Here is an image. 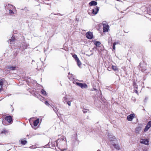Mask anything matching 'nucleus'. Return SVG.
I'll list each match as a JSON object with an SVG mask.
<instances>
[{"label":"nucleus","instance_id":"nucleus-28","mask_svg":"<svg viewBox=\"0 0 151 151\" xmlns=\"http://www.w3.org/2000/svg\"><path fill=\"white\" fill-rule=\"evenodd\" d=\"M45 104L46 105L48 106L49 105V104L48 103L47 101H45Z\"/></svg>","mask_w":151,"mask_h":151},{"label":"nucleus","instance_id":"nucleus-1","mask_svg":"<svg viewBox=\"0 0 151 151\" xmlns=\"http://www.w3.org/2000/svg\"><path fill=\"white\" fill-rule=\"evenodd\" d=\"M99 7H98V6H96L92 10V12L91 14H90L89 13H88V14H91V15H96L97 14L98 11H99Z\"/></svg>","mask_w":151,"mask_h":151},{"label":"nucleus","instance_id":"nucleus-4","mask_svg":"<svg viewBox=\"0 0 151 151\" xmlns=\"http://www.w3.org/2000/svg\"><path fill=\"white\" fill-rule=\"evenodd\" d=\"M86 37L89 39H91L93 37V35L92 32H88L86 34Z\"/></svg>","mask_w":151,"mask_h":151},{"label":"nucleus","instance_id":"nucleus-11","mask_svg":"<svg viewBox=\"0 0 151 151\" xmlns=\"http://www.w3.org/2000/svg\"><path fill=\"white\" fill-rule=\"evenodd\" d=\"M109 139L110 141H116V138L115 137L111 135H109Z\"/></svg>","mask_w":151,"mask_h":151},{"label":"nucleus","instance_id":"nucleus-9","mask_svg":"<svg viewBox=\"0 0 151 151\" xmlns=\"http://www.w3.org/2000/svg\"><path fill=\"white\" fill-rule=\"evenodd\" d=\"M151 127V121H150L147 124V125L146 126L144 131L145 132H146L148 131V130Z\"/></svg>","mask_w":151,"mask_h":151},{"label":"nucleus","instance_id":"nucleus-5","mask_svg":"<svg viewBox=\"0 0 151 151\" xmlns=\"http://www.w3.org/2000/svg\"><path fill=\"white\" fill-rule=\"evenodd\" d=\"M103 32H107L109 29V25L106 23L103 24Z\"/></svg>","mask_w":151,"mask_h":151},{"label":"nucleus","instance_id":"nucleus-19","mask_svg":"<svg viewBox=\"0 0 151 151\" xmlns=\"http://www.w3.org/2000/svg\"><path fill=\"white\" fill-rule=\"evenodd\" d=\"M112 68L114 71H116L118 70V68L116 66L112 65Z\"/></svg>","mask_w":151,"mask_h":151},{"label":"nucleus","instance_id":"nucleus-24","mask_svg":"<svg viewBox=\"0 0 151 151\" xmlns=\"http://www.w3.org/2000/svg\"><path fill=\"white\" fill-rule=\"evenodd\" d=\"M83 113H86L88 111V110L87 109H84L83 110Z\"/></svg>","mask_w":151,"mask_h":151},{"label":"nucleus","instance_id":"nucleus-25","mask_svg":"<svg viewBox=\"0 0 151 151\" xmlns=\"http://www.w3.org/2000/svg\"><path fill=\"white\" fill-rule=\"evenodd\" d=\"M15 67H13L11 66L10 67L9 69L10 70H14L15 69Z\"/></svg>","mask_w":151,"mask_h":151},{"label":"nucleus","instance_id":"nucleus-3","mask_svg":"<svg viewBox=\"0 0 151 151\" xmlns=\"http://www.w3.org/2000/svg\"><path fill=\"white\" fill-rule=\"evenodd\" d=\"M73 57L75 60L77 62V64L78 66L79 67H80L81 65V63L79 58L77 57V55L76 54H74L73 55Z\"/></svg>","mask_w":151,"mask_h":151},{"label":"nucleus","instance_id":"nucleus-14","mask_svg":"<svg viewBox=\"0 0 151 151\" xmlns=\"http://www.w3.org/2000/svg\"><path fill=\"white\" fill-rule=\"evenodd\" d=\"M39 123V119H37L34 122V126H37Z\"/></svg>","mask_w":151,"mask_h":151},{"label":"nucleus","instance_id":"nucleus-17","mask_svg":"<svg viewBox=\"0 0 151 151\" xmlns=\"http://www.w3.org/2000/svg\"><path fill=\"white\" fill-rule=\"evenodd\" d=\"M141 129L140 128L138 127L136 129L135 132L136 133H139V132L140 131Z\"/></svg>","mask_w":151,"mask_h":151},{"label":"nucleus","instance_id":"nucleus-10","mask_svg":"<svg viewBox=\"0 0 151 151\" xmlns=\"http://www.w3.org/2000/svg\"><path fill=\"white\" fill-rule=\"evenodd\" d=\"M140 142L141 143L148 145L149 144V140L147 139H142L140 140Z\"/></svg>","mask_w":151,"mask_h":151},{"label":"nucleus","instance_id":"nucleus-13","mask_svg":"<svg viewBox=\"0 0 151 151\" xmlns=\"http://www.w3.org/2000/svg\"><path fill=\"white\" fill-rule=\"evenodd\" d=\"M97 3L94 1H91L89 4V5L91 6H96L97 5Z\"/></svg>","mask_w":151,"mask_h":151},{"label":"nucleus","instance_id":"nucleus-22","mask_svg":"<svg viewBox=\"0 0 151 151\" xmlns=\"http://www.w3.org/2000/svg\"><path fill=\"white\" fill-rule=\"evenodd\" d=\"M14 10H13L12 9L9 10L10 14L11 15L14 14Z\"/></svg>","mask_w":151,"mask_h":151},{"label":"nucleus","instance_id":"nucleus-30","mask_svg":"<svg viewBox=\"0 0 151 151\" xmlns=\"http://www.w3.org/2000/svg\"><path fill=\"white\" fill-rule=\"evenodd\" d=\"M70 73H69V74H68V77H69V79H70Z\"/></svg>","mask_w":151,"mask_h":151},{"label":"nucleus","instance_id":"nucleus-21","mask_svg":"<svg viewBox=\"0 0 151 151\" xmlns=\"http://www.w3.org/2000/svg\"><path fill=\"white\" fill-rule=\"evenodd\" d=\"M41 92L42 94L44 95H46V92L43 90H42L41 91Z\"/></svg>","mask_w":151,"mask_h":151},{"label":"nucleus","instance_id":"nucleus-6","mask_svg":"<svg viewBox=\"0 0 151 151\" xmlns=\"http://www.w3.org/2000/svg\"><path fill=\"white\" fill-rule=\"evenodd\" d=\"M134 117L135 114H132L127 116V119L128 121H131L134 118Z\"/></svg>","mask_w":151,"mask_h":151},{"label":"nucleus","instance_id":"nucleus-18","mask_svg":"<svg viewBox=\"0 0 151 151\" xmlns=\"http://www.w3.org/2000/svg\"><path fill=\"white\" fill-rule=\"evenodd\" d=\"M15 40V38L14 37L12 38L10 40V44H12L14 43V41Z\"/></svg>","mask_w":151,"mask_h":151},{"label":"nucleus","instance_id":"nucleus-29","mask_svg":"<svg viewBox=\"0 0 151 151\" xmlns=\"http://www.w3.org/2000/svg\"><path fill=\"white\" fill-rule=\"evenodd\" d=\"M64 139H65V140L66 141V138L64 137H63V138H62L61 139L62 140H63Z\"/></svg>","mask_w":151,"mask_h":151},{"label":"nucleus","instance_id":"nucleus-20","mask_svg":"<svg viewBox=\"0 0 151 151\" xmlns=\"http://www.w3.org/2000/svg\"><path fill=\"white\" fill-rule=\"evenodd\" d=\"M27 141L26 140H22L21 143L23 145H25L27 143Z\"/></svg>","mask_w":151,"mask_h":151},{"label":"nucleus","instance_id":"nucleus-15","mask_svg":"<svg viewBox=\"0 0 151 151\" xmlns=\"http://www.w3.org/2000/svg\"><path fill=\"white\" fill-rule=\"evenodd\" d=\"M113 146L117 150H119L120 149V148L118 145L116 144H113Z\"/></svg>","mask_w":151,"mask_h":151},{"label":"nucleus","instance_id":"nucleus-12","mask_svg":"<svg viewBox=\"0 0 151 151\" xmlns=\"http://www.w3.org/2000/svg\"><path fill=\"white\" fill-rule=\"evenodd\" d=\"M5 119L9 123H11L12 122V118L10 116L6 117Z\"/></svg>","mask_w":151,"mask_h":151},{"label":"nucleus","instance_id":"nucleus-31","mask_svg":"<svg viewBox=\"0 0 151 151\" xmlns=\"http://www.w3.org/2000/svg\"><path fill=\"white\" fill-rule=\"evenodd\" d=\"M31 119H30L29 121H31Z\"/></svg>","mask_w":151,"mask_h":151},{"label":"nucleus","instance_id":"nucleus-7","mask_svg":"<svg viewBox=\"0 0 151 151\" xmlns=\"http://www.w3.org/2000/svg\"><path fill=\"white\" fill-rule=\"evenodd\" d=\"M76 84L77 85L79 86L82 88H87L88 87L86 83H76Z\"/></svg>","mask_w":151,"mask_h":151},{"label":"nucleus","instance_id":"nucleus-23","mask_svg":"<svg viewBox=\"0 0 151 151\" xmlns=\"http://www.w3.org/2000/svg\"><path fill=\"white\" fill-rule=\"evenodd\" d=\"M117 44H118L117 42H114L113 43V48L114 50H115V45Z\"/></svg>","mask_w":151,"mask_h":151},{"label":"nucleus","instance_id":"nucleus-8","mask_svg":"<svg viewBox=\"0 0 151 151\" xmlns=\"http://www.w3.org/2000/svg\"><path fill=\"white\" fill-rule=\"evenodd\" d=\"M6 82L4 79H2L0 80V91L2 89V86L3 85H6Z\"/></svg>","mask_w":151,"mask_h":151},{"label":"nucleus","instance_id":"nucleus-16","mask_svg":"<svg viewBox=\"0 0 151 151\" xmlns=\"http://www.w3.org/2000/svg\"><path fill=\"white\" fill-rule=\"evenodd\" d=\"M93 42H94V44L96 46H99V45L100 44V43L99 42H97L96 41H94Z\"/></svg>","mask_w":151,"mask_h":151},{"label":"nucleus","instance_id":"nucleus-27","mask_svg":"<svg viewBox=\"0 0 151 151\" xmlns=\"http://www.w3.org/2000/svg\"><path fill=\"white\" fill-rule=\"evenodd\" d=\"M67 98L66 96H65L63 98V99L64 101H66L67 100Z\"/></svg>","mask_w":151,"mask_h":151},{"label":"nucleus","instance_id":"nucleus-32","mask_svg":"<svg viewBox=\"0 0 151 151\" xmlns=\"http://www.w3.org/2000/svg\"><path fill=\"white\" fill-rule=\"evenodd\" d=\"M137 91H136V93H137Z\"/></svg>","mask_w":151,"mask_h":151},{"label":"nucleus","instance_id":"nucleus-26","mask_svg":"<svg viewBox=\"0 0 151 151\" xmlns=\"http://www.w3.org/2000/svg\"><path fill=\"white\" fill-rule=\"evenodd\" d=\"M67 104L69 106H70L71 105V102L69 101H68L67 102Z\"/></svg>","mask_w":151,"mask_h":151},{"label":"nucleus","instance_id":"nucleus-2","mask_svg":"<svg viewBox=\"0 0 151 151\" xmlns=\"http://www.w3.org/2000/svg\"><path fill=\"white\" fill-rule=\"evenodd\" d=\"M5 9H7L9 11L10 10H15V8L14 6L9 4H6L5 6Z\"/></svg>","mask_w":151,"mask_h":151}]
</instances>
